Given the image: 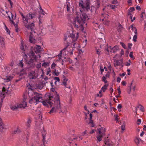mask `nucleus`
<instances>
[{
    "label": "nucleus",
    "mask_w": 146,
    "mask_h": 146,
    "mask_svg": "<svg viewBox=\"0 0 146 146\" xmlns=\"http://www.w3.org/2000/svg\"><path fill=\"white\" fill-rule=\"evenodd\" d=\"M43 15H44V11L41 8V7H40V11H39Z\"/></svg>",
    "instance_id": "56"
},
{
    "label": "nucleus",
    "mask_w": 146,
    "mask_h": 146,
    "mask_svg": "<svg viewBox=\"0 0 146 146\" xmlns=\"http://www.w3.org/2000/svg\"><path fill=\"white\" fill-rule=\"evenodd\" d=\"M114 117L115 118V120L117 121H118V117H119V116H118V115H114Z\"/></svg>",
    "instance_id": "45"
},
{
    "label": "nucleus",
    "mask_w": 146,
    "mask_h": 146,
    "mask_svg": "<svg viewBox=\"0 0 146 146\" xmlns=\"http://www.w3.org/2000/svg\"><path fill=\"white\" fill-rule=\"evenodd\" d=\"M117 90L118 91V93L119 95H120L121 93V91L120 90V86L117 89Z\"/></svg>",
    "instance_id": "51"
},
{
    "label": "nucleus",
    "mask_w": 146,
    "mask_h": 146,
    "mask_svg": "<svg viewBox=\"0 0 146 146\" xmlns=\"http://www.w3.org/2000/svg\"><path fill=\"white\" fill-rule=\"evenodd\" d=\"M135 35H134L133 37V40L134 42H136L137 41V32H134Z\"/></svg>",
    "instance_id": "32"
},
{
    "label": "nucleus",
    "mask_w": 146,
    "mask_h": 146,
    "mask_svg": "<svg viewBox=\"0 0 146 146\" xmlns=\"http://www.w3.org/2000/svg\"><path fill=\"white\" fill-rule=\"evenodd\" d=\"M3 98H0V106L1 107L2 106V103L3 102Z\"/></svg>",
    "instance_id": "61"
},
{
    "label": "nucleus",
    "mask_w": 146,
    "mask_h": 146,
    "mask_svg": "<svg viewBox=\"0 0 146 146\" xmlns=\"http://www.w3.org/2000/svg\"><path fill=\"white\" fill-rule=\"evenodd\" d=\"M88 123V124H90V125L92 127H94V126L93 121L92 119H90V121Z\"/></svg>",
    "instance_id": "37"
},
{
    "label": "nucleus",
    "mask_w": 146,
    "mask_h": 146,
    "mask_svg": "<svg viewBox=\"0 0 146 146\" xmlns=\"http://www.w3.org/2000/svg\"><path fill=\"white\" fill-rule=\"evenodd\" d=\"M43 15H44V11L41 8V7H40V11H39Z\"/></svg>",
    "instance_id": "55"
},
{
    "label": "nucleus",
    "mask_w": 146,
    "mask_h": 146,
    "mask_svg": "<svg viewBox=\"0 0 146 146\" xmlns=\"http://www.w3.org/2000/svg\"><path fill=\"white\" fill-rule=\"evenodd\" d=\"M108 86V84H106L104 85V86L101 89L102 90L103 92H105V90L107 89V88Z\"/></svg>",
    "instance_id": "30"
},
{
    "label": "nucleus",
    "mask_w": 146,
    "mask_h": 146,
    "mask_svg": "<svg viewBox=\"0 0 146 146\" xmlns=\"http://www.w3.org/2000/svg\"><path fill=\"white\" fill-rule=\"evenodd\" d=\"M5 28H6V32L8 33V34H9V33L10 32V31L9 30V29L7 28V27L5 26Z\"/></svg>",
    "instance_id": "59"
},
{
    "label": "nucleus",
    "mask_w": 146,
    "mask_h": 146,
    "mask_svg": "<svg viewBox=\"0 0 146 146\" xmlns=\"http://www.w3.org/2000/svg\"><path fill=\"white\" fill-rule=\"evenodd\" d=\"M27 55L26 54H25L24 56V59L25 60H26V62H28V60L27 59Z\"/></svg>",
    "instance_id": "60"
},
{
    "label": "nucleus",
    "mask_w": 146,
    "mask_h": 146,
    "mask_svg": "<svg viewBox=\"0 0 146 146\" xmlns=\"http://www.w3.org/2000/svg\"><path fill=\"white\" fill-rule=\"evenodd\" d=\"M97 130L98 135L97 136V138L98 140L99 141H100L102 140V137L105 135L106 129L104 127H101L100 128L97 129Z\"/></svg>",
    "instance_id": "6"
},
{
    "label": "nucleus",
    "mask_w": 146,
    "mask_h": 146,
    "mask_svg": "<svg viewBox=\"0 0 146 146\" xmlns=\"http://www.w3.org/2000/svg\"><path fill=\"white\" fill-rule=\"evenodd\" d=\"M19 65L21 67H23V63L21 61L19 63Z\"/></svg>",
    "instance_id": "58"
},
{
    "label": "nucleus",
    "mask_w": 146,
    "mask_h": 146,
    "mask_svg": "<svg viewBox=\"0 0 146 146\" xmlns=\"http://www.w3.org/2000/svg\"><path fill=\"white\" fill-rule=\"evenodd\" d=\"M141 121L140 119H138L137 120V124L138 125L140 124L141 123Z\"/></svg>",
    "instance_id": "62"
},
{
    "label": "nucleus",
    "mask_w": 146,
    "mask_h": 146,
    "mask_svg": "<svg viewBox=\"0 0 146 146\" xmlns=\"http://www.w3.org/2000/svg\"><path fill=\"white\" fill-rule=\"evenodd\" d=\"M76 36L74 34L72 33L70 34V37H71L73 39V40L75 41L77 39L78 37V36L77 35V34H76ZM73 40V39L72 40Z\"/></svg>",
    "instance_id": "19"
},
{
    "label": "nucleus",
    "mask_w": 146,
    "mask_h": 146,
    "mask_svg": "<svg viewBox=\"0 0 146 146\" xmlns=\"http://www.w3.org/2000/svg\"><path fill=\"white\" fill-rule=\"evenodd\" d=\"M127 2L129 4V6H131L132 4V0H128L127 1Z\"/></svg>",
    "instance_id": "52"
},
{
    "label": "nucleus",
    "mask_w": 146,
    "mask_h": 146,
    "mask_svg": "<svg viewBox=\"0 0 146 146\" xmlns=\"http://www.w3.org/2000/svg\"><path fill=\"white\" fill-rule=\"evenodd\" d=\"M120 44L121 45L122 47L124 48L125 49L126 48V46L125 44L122 42H120Z\"/></svg>",
    "instance_id": "46"
},
{
    "label": "nucleus",
    "mask_w": 146,
    "mask_h": 146,
    "mask_svg": "<svg viewBox=\"0 0 146 146\" xmlns=\"http://www.w3.org/2000/svg\"><path fill=\"white\" fill-rule=\"evenodd\" d=\"M27 103L25 101H24L21 104L18 105L19 108H25L27 106Z\"/></svg>",
    "instance_id": "16"
},
{
    "label": "nucleus",
    "mask_w": 146,
    "mask_h": 146,
    "mask_svg": "<svg viewBox=\"0 0 146 146\" xmlns=\"http://www.w3.org/2000/svg\"><path fill=\"white\" fill-rule=\"evenodd\" d=\"M145 15H145V12L144 11V12H142L141 14V16H140L141 19H140V22H142L143 21L144 22V23H145L144 25L145 26V25H146L145 21H146V20H145V19L143 18V16H145Z\"/></svg>",
    "instance_id": "15"
},
{
    "label": "nucleus",
    "mask_w": 146,
    "mask_h": 146,
    "mask_svg": "<svg viewBox=\"0 0 146 146\" xmlns=\"http://www.w3.org/2000/svg\"><path fill=\"white\" fill-rule=\"evenodd\" d=\"M66 8L68 11H69L70 10V8H71L70 5L69 3H67Z\"/></svg>",
    "instance_id": "38"
},
{
    "label": "nucleus",
    "mask_w": 146,
    "mask_h": 146,
    "mask_svg": "<svg viewBox=\"0 0 146 146\" xmlns=\"http://www.w3.org/2000/svg\"><path fill=\"white\" fill-rule=\"evenodd\" d=\"M133 52H131L130 53L129 56L130 58H131L134 59L135 58L134 56L133 55Z\"/></svg>",
    "instance_id": "43"
},
{
    "label": "nucleus",
    "mask_w": 146,
    "mask_h": 146,
    "mask_svg": "<svg viewBox=\"0 0 146 146\" xmlns=\"http://www.w3.org/2000/svg\"><path fill=\"white\" fill-rule=\"evenodd\" d=\"M110 7L112 9H114L115 7H116V6L115 5H110Z\"/></svg>",
    "instance_id": "49"
},
{
    "label": "nucleus",
    "mask_w": 146,
    "mask_h": 146,
    "mask_svg": "<svg viewBox=\"0 0 146 146\" xmlns=\"http://www.w3.org/2000/svg\"><path fill=\"white\" fill-rule=\"evenodd\" d=\"M41 67V63H40L39 64H37L36 66V67L38 69L40 68Z\"/></svg>",
    "instance_id": "48"
},
{
    "label": "nucleus",
    "mask_w": 146,
    "mask_h": 146,
    "mask_svg": "<svg viewBox=\"0 0 146 146\" xmlns=\"http://www.w3.org/2000/svg\"><path fill=\"white\" fill-rule=\"evenodd\" d=\"M40 34L43 35L46 33V30L42 27H40L39 29Z\"/></svg>",
    "instance_id": "18"
},
{
    "label": "nucleus",
    "mask_w": 146,
    "mask_h": 146,
    "mask_svg": "<svg viewBox=\"0 0 146 146\" xmlns=\"http://www.w3.org/2000/svg\"><path fill=\"white\" fill-rule=\"evenodd\" d=\"M44 80L46 81V82L44 83H47V80H48V78L47 77L45 76L44 78Z\"/></svg>",
    "instance_id": "64"
},
{
    "label": "nucleus",
    "mask_w": 146,
    "mask_h": 146,
    "mask_svg": "<svg viewBox=\"0 0 146 146\" xmlns=\"http://www.w3.org/2000/svg\"><path fill=\"white\" fill-rule=\"evenodd\" d=\"M11 109L13 110H17L18 108V105L16 106H11L10 107Z\"/></svg>",
    "instance_id": "31"
},
{
    "label": "nucleus",
    "mask_w": 146,
    "mask_h": 146,
    "mask_svg": "<svg viewBox=\"0 0 146 146\" xmlns=\"http://www.w3.org/2000/svg\"><path fill=\"white\" fill-rule=\"evenodd\" d=\"M135 9L134 7H131L129 9V11L130 12H132L135 10Z\"/></svg>",
    "instance_id": "54"
},
{
    "label": "nucleus",
    "mask_w": 146,
    "mask_h": 146,
    "mask_svg": "<svg viewBox=\"0 0 146 146\" xmlns=\"http://www.w3.org/2000/svg\"><path fill=\"white\" fill-rule=\"evenodd\" d=\"M34 94L33 97L29 100L30 104L34 103L36 104L38 102H41L44 106L51 107L53 104V101L52 100V99L54 97L53 96H49L48 99V100L41 101V100H42V94L36 92L34 93Z\"/></svg>",
    "instance_id": "1"
},
{
    "label": "nucleus",
    "mask_w": 146,
    "mask_h": 146,
    "mask_svg": "<svg viewBox=\"0 0 146 146\" xmlns=\"http://www.w3.org/2000/svg\"><path fill=\"white\" fill-rule=\"evenodd\" d=\"M54 79L56 80L55 82V83L56 84V82L58 81V82H59L60 81V79L58 77H55L54 78Z\"/></svg>",
    "instance_id": "44"
},
{
    "label": "nucleus",
    "mask_w": 146,
    "mask_h": 146,
    "mask_svg": "<svg viewBox=\"0 0 146 146\" xmlns=\"http://www.w3.org/2000/svg\"><path fill=\"white\" fill-rule=\"evenodd\" d=\"M56 66V64H55V63L54 62H53L52 64L51 65V68L52 69H54V67H55Z\"/></svg>",
    "instance_id": "47"
},
{
    "label": "nucleus",
    "mask_w": 146,
    "mask_h": 146,
    "mask_svg": "<svg viewBox=\"0 0 146 146\" xmlns=\"http://www.w3.org/2000/svg\"><path fill=\"white\" fill-rule=\"evenodd\" d=\"M142 140L140 138L138 137L134 139V141L137 145Z\"/></svg>",
    "instance_id": "22"
},
{
    "label": "nucleus",
    "mask_w": 146,
    "mask_h": 146,
    "mask_svg": "<svg viewBox=\"0 0 146 146\" xmlns=\"http://www.w3.org/2000/svg\"><path fill=\"white\" fill-rule=\"evenodd\" d=\"M132 44L131 43H129L128 44V47L129 49H131Z\"/></svg>",
    "instance_id": "63"
},
{
    "label": "nucleus",
    "mask_w": 146,
    "mask_h": 146,
    "mask_svg": "<svg viewBox=\"0 0 146 146\" xmlns=\"http://www.w3.org/2000/svg\"><path fill=\"white\" fill-rule=\"evenodd\" d=\"M70 37H69L68 36H64V43L66 44V43H67L68 44V45L66 46V47L65 48H64L63 49V50H65L66 49V48L67 47L69 46L68 45V43L69 42L68 41H69V40L70 39Z\"/></svg>",
    "instance_id": "14"
},
{
    "label": "nucleus",
    "mask_w": 146,
    "mask_h": 146,
    "mask_svg": "<svg viewBox=\"0 0 146 146\" xmlns=\"http://www.w3.org/2000/svg\"><path fill=\"white\" fill-rule=\"evenodd\" d=\"M4 128V125L0 118V131H2Z\"/></svg>",
    "instance_id": "24"
},
{
    "label": "nucleus",
    "mask_w": 146,
    "mask_h": 146,
    "mask_svg": "<svg viewBox=\"0 0 146 146\" xmlns=\"http://www.w3.org/2000/svg\"><path fill=\"white\" fill-rule=\"evenodd\" d=\"M49 65V64L48 62H44L42 65V66L44 67L45 68L47 67Z\"/></svg>",
    "instance_id": "36"
},
{
    "label": "nucleus",
    "mask_w": 146,
    "mask_h": 146,
    "mask_svg": "<svg viewBox=\"0 0 146 146\" xmlns=\"http://www.w3.org/2000/svg\"><path fill=\"white\" fill-rule=\"evenodd\" d=\"M47 135L45 133H43L42 134L43 138L42 141L43 142L44 144H46L47 143V141L46 139V137Z\"/></svg>",
    "instance_id": "20"
},
{
    "label": "nucleus",
    "mask_w": 146,
    "mask_h": 146,
    "mask_svg": "<svg viewBox=\"0 0 146 146\" xmlns=\"http://www.w3.org/2000/svg\"><path fill=\"white\" fill-rule=\"evenodd\" d=\"M8 17L9 18V20H10V21H11V23H12V24H13V25H14V26L16 28H18L17 27V25L14 22V21L11 19V18L10 17V16H9V15H8Z\"/></svg>",
    "instance_id": "33"
},
{
    "label": "nucleus",
    "mask_w": 146,
    "mask_h": 146,
    "mask_svg": "<svg viewBox=\"0 0 146 146\" xmlns=\"http://www.w3.org/2000/svg\"><path fill=\"white\" fill-rule=\"evenodd\" d=\"M48 29H49L50 31L51 32L53 31L54 30V28L52 25L48 26Z\"/></svg>",
    "instance_id": "41"
},
{
    "label": "nucleus",
    "mask_w": 146,
    "mask_h": 146,
    "mask_svg": "<svg viewBox=\"0 0 146 146\" xmlns=\"http://www.w3.org/2000/svg\"><path fill=\"white\" fill-rule=\"evenodd\" d=\"M4 38L0 36V44L1 47L3 48H5V43L4 42Z\"/></svg>",
    "instance_id": "12"
},
{
    "label": "nucleus",
    "mask_w": 146,
    "mask_h": 146,
    "mask_svg": "<svg viewBox=\"0 0 146 146\" xmlns=\"http://www.w3.org/2000/svg\"><path fill=\"white\" fill-rule=\"evenodd\" d=\"M118 49V47L117 46H115L111 48L110 52L115 53L117 50Z\"/></svg>",
    "instance_id": "21"
},
{
    "label": "nucleus",
    "mask_w": 146,
    "mask_h": 146,
    "mask_svg": "<svg viewBox=\"0 0 146 146\" xmlns=\"http://www.w3.org/2000/svg\"><path fill=\"white\" fill-rule=\"evenodd\" d=\"M54 93L56 94V98H54L55 100L54 101V107L52 108L49 112L50 113H56L58 110H60L61 106L60 105V101L59 99V96L57 94V92H55Z\"/></svg>",
    "instance_id": "3"
},
{
    "label": "nucleus",
    "mask_w": 146,
    "mask_h": 146,
    "mask_svg": "<svg viewBox=\"0 0 146 146\" xmlns=\"http://www.w3.org/2000/svg\"><path fill=\"white\" fill-rule=\"evenodd\" d=\"M131 29L133 31H134V32H137V29L135 27H134L133 25H131Z\"/></svg>",
    "instance_id": "34"
},
{
    "label": "nucleus",
    "mask_w": 146,
    "mask_h": 146,
    "mask_svg": "<svg viewBox=\"0 0 146 146\" xmlns=\"http://www.w3.org/2000/svg\"><path fill=\"white\" fill-rule=\"evenodd\" d=\"M104 142L105 145H103L102 146H115L112 141L108 139V137L105 139Z\"/></svg>",
    "instance_id": "9"
},
{
    "label": "nucleus",
    "mask_w": 146,
    "mask_h": 146,
    "mask_svg": "<svg viewBox=\"0 0 146 146\" xmlns=\"http://www.w3.org/2000/svg\"><path fill=\"white\" fill-rule=\"evenodd\" d=\"M88 17L87 15L80 10V12L77 13V17L74 19L73 24L76 28H79L80 30L83 31L85 21Z\"/></svg>",
    "instance_id": "2"
},
{
    "label": "nucleus",
    "mask_w": 146,
    "mask_h": 146,
    "mask_svg": "<svg viewBox=\"0 0 146 146\" xmlns=\"http://www.w3.org/2000/svg\"><path fill=\"white\" fill-rule=\"evenodd\" d=\"M29 41L32 43H35L36 42V40L31 35L29 36Z\"/></svg>",
    "instance_id": "25"
},
{
    "label": "nucleus",
    "mask_w": 146,
    "mask_h": 146,
    "mask_svg": "<svg viewBox=\"0 0 146 146\" xmlns=\"http://www.w3.org/2000/svg\"><path fill=\"white\" fill-rule=\"evenodd\" d=\"M31 120L29 118L26 123V126L28 127L29 128L30 127V124L31 123Z\"/></svg>",
    "instance_id": "29"
},
{
    "label": "nucleus",
    "mask_w": 146,
    "mask_h": 146,
    "mask_svg": "<svg viewBox=\"0 0 146 146\" xmlns=\"http://www.w3.org/2000/svg\"><path fill=\"white\" fill-rule=\"evenodd\" d=\"M121 129L123 130H124L125 129V127L124 125H122L121 126Z\"/></svg>",
    "instance_id": "57"
},
{
    "label": "nucleus",
    "mask_w": 146,
    "mask_h": 146,
    "mask_svg": "<svg viewBox=\"0 0 146 146\" xmlns=\"http://www.w3.org/2000/svg\"><path fill=\"white\" fill-rule=\"evenodd\" d=\"M20 48L21 50H25V49L26 48V46H24L23 42V41L21 42Z\"/></svg>",
    "instance_id": "27"
},
{
    "label": "nucleus",
    "mask_w": 146,
    "mask_h": 146,
    "mask_svg": "<svg viewBox=\"0 0 146 146\" xmlns=\"http://www.w3.org/2000/svg\"><path fill=\"white\" fill-rule=\"evenodd\" d=\"M31 54L32 57L28 62L27 63L31 67H34L35 66L34 62L36 60V57L33 51L31 52Z\"/></svg>",
    "instance_id": "7"
},
{
    "label": "nucleus",
    "mask_w": 146,
    "mask_h": 146,
    "mask_svg": "<svg viewBox=\"0 0 146 146\" xmlns=\"http://www.w3.org/2000/svg\"><path fill=\"white\" fill-rule=\"evenodd\" d=\"M38 76L37 73L35 71H32L30 72L28 75V77L30 79H35Z\"/></svg>",
    "instance_id": "8"
},
{
    "label": "nucleus",
    "mask_w": 146,
    "mask_h": 146,
    "mask_svg": "<svg viewBox=\"0 0 146 146\" xmlns=\"http://www.w3.org/2000/svg\"><path fill=\"white\" fill-rule=\"evenodd\" d=\"M42 50V48H41L40 46L38 45H36L34 48V50L36 53H40Z\"/></svg>",
    "instance_id": "11"
},
{
    "label": "nucleus",
    "mask_w": 146,
    "mask_h": 146,
    "mask_svg": "<svg viewBox=\"0 0 146 146\" xmlns=\"http://www.w3.org/2000/svg\"><path fill=\"white\" fill-rule=\"evenodd\" d=\"M123 63V60L122 59L117 60L116 61V63L114 64V66L116 67L117 66H121L122 67L123 66V65H122Z\"/></svg>",
    "instance_id": "13"
},
{
    "label": "nucleus",
    "mask_w": 146,
    "mask_h": 146,
    "mask_svg": "<svg viewBox=\"0 0 146 146\" xmlns=\"http://www.w3.org/2000/svg\"><path fill=\"white\" fill-rule=\"evenodd\" d=\"M90 2L89 0H86L83 3H80L79 6L81 7L84 10L87 11H90L91 13L93 12V10L94 9V6H90Z\"/></svg>",
    "instance_id": "5"
},
{
    "label": "nucleus",
    "mask_w": 146,
    "mask_h": 146,
    "mask_svg": "<svg viewBox=\"0 0 146 146\" xmlns=\"http://www.w3.org/2000/svg\"><path fill=\"white\" fill-rule=\"evenodd\" d=\"M21 132V130L19 128H17V129L14 131V133L15 134H18Z\"/></svg>",
    "instance_id": "28"
},
{
    "label": "nucleus",
    "mask_w": 146,
    "mask_h": 146,
    "mask_svg": "<svg viewBox=\"0 0 146 146\" xmlns=\"http://www.w3.org/2000/svg\"><path fill=\"white\" fill-rule=\"evenodd\" d=\"M139 107L140 108V110L141 111L143 112L144 111V107L141 104L139 105Z\"/></svg>",
    "instance_id": "39"
},
{
    "label": "nucleus",
    "mask_w": 146,
    "mask_h": 146,
    "mask_svg": "<svg viewBox=\"0 0 146 146\" xmlns=\"http://www.w3.org/2000/svg\"><path fill=\"white\" fill-rule=\"evenodd\" d=\"M123 27L120 24H119L117 27V30L119 32H121L122 29Z\"/></svg>",
    "instance_id": "35"
},
{
    "label": "nucleus",
    "mask_w": 146,
    "mask_h": 146,
    "mask_svg": "<svg viewBox=\"0 0 146 146\" xmlns=\"http://www.w3.org/2000/svg\"><path fill=\"white\" fill-rule=\"evenodd\" d=\"M112 3L113 4L115 5L117 4V0H113Z\"/></svg>",
    "instance_id": "50"
},
{
    "label": "nucleus",
    "mask_w": 146,
    "mask_h": 146,
    "mask_svg": "<svg viewBox=\"0 0 146 146\" xmlns=\"http://www.w3.org/2000/svg\"><path fill=\"white\" fill-rule=\"evenodd\" d=\"M70 49L72 51H68V52H69V53L70 55H72L73 54V51L74 50V48L72 46L70 47Z\"/></svg>",
    "instance_id": "40"
},
{
    "label": "nucleus",
    "mask_w": 146,
    "mask_h": 146,
    "mask_svg": "<svg viewBox=\"0 0 146 146\" xmlns=\"http://www.w3.org/2000/svg\"><path fill=\"white\" fill-rule=\"evenodd\" d=\"M12 78V77L10 76H7L4 79L5 81V82H8L10 81Z\"/></svg>",
    "instance_id": "23"
},
{
    "label": "nucleus",
    "mask_w": 146,
    "mask_h": 146,
    "mask_svg": "<svg viewBox=\"0 0 146 146\" xmlns=\"http://www.w3.org/2000/svg\"><path fill=\"white\" fill-rule=\"evenodd\" d=\"M54 73L55 74V75L56 76H58L59 74L58 72H57L56 70H55L54 72Z\"/></svg>",
    "instance_id": "53"
},
{
    "label": "nucleus",
    "mask_w": 146,
    "mask_h": 146,
    "mask_svg": "<svg viewBox=\"0 0 146 146\" xmlns=\"http://www.w3.org/2000/svg\"><path fill=\"white\" fill-rule=\"evenodd\" d=\"M63 84L65 86V87L67 88H70V87H66V86L67 84V81L68 79L66 78L65 76H63Z\"/></svg>",
    "instance_id": "17"
},
{
    "label": "nucleus",
    "mask_w": 146,
    "mask_h": 146,
    "mask_svg": "<svg viewBox=\"0 0 146 146\" xmlns=\"http://www.w3.org/2000/svg\"><path fill=\"white\" fill-rule=\"evenodd\" d=\"M25 26L29 29H30L32 31L34 29L35 25L34 23H32L30 24H27L25 25Z\"/></svg>",
    "instance_id": "10"
},
{
    "label": "nucleus",
    "mask_w": 146,
    "mask_h": 146,
    "mask_svg": "<svg viewBox=\"0 0 146 146\" xmlns=\"http://www.w3.org/2000/svg\"><path fill=\"white\" fill-rule=\"evenodd\" d=\"M109 22H110V21L109 20H105V21L104 23L105 25H106L108 26Z\"/></svg>",
    "instance_id": "42"
},
{
    "label": "nucleus",
    "mask_w": 146,
    "mask_h": 146,
    "mask_svg": "<svg viewBox=\"0 0 146 146\" xmlns=\"http://www.w3.org/2000/svg\"><path fill=\"white\" fill-rule=\"evenodd\" d=\"M19 13L22 16V21L24 24V25L28 24L29 21L35 18L36 17L35 13L31 12L28 13L26 15H24L21 12H20Z\"/></svg>",
    "instance_id": "4"
},
{
    "label": "nucleus",
    "mask_w": 146,
    "mask_h": 146,
    "mask_svg": "<svg viewBox=\"0 0 146 146\" xmlns=\"http://www.w3.org/2000/svg\"><path fill=\"white\" fill-rule=\"evenodd\" d=\"M58 17L59 18H61L62 16V13L63 10H62L60 9L58 10Z\"/></svg>",
    "instance_id": "26"
}]
</instances>
